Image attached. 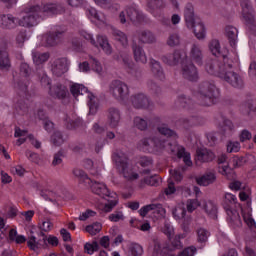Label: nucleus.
<instances>
[{
	"mask_svg": "<svg viewBox=\"0 0 256 256\" xmlns=\"http://www.w3.org/2000/svg\"><path fill=\"white\" fill-rule=\"evenodd\" d=\"M157 131L160 133V135H164V137H177V133L165 125L158 127Z\"/></svg>",
	"mask_w": 256,
	"mask_h": 256,
	"instance_id": "53",
	"label": "nucleus"
},
{
	"mask_svg": "<svg viewBox=\"0 0 256 256\" xmlns=\"http://www.w3.org/2000/svg\"><path fill=\"white\" fill-rule=\"evenodd\" d=\"M130 103L134 109H149L152 105L151 100L143 93L133 94Z\"/></svg>",
	"mask_w": 256,
	"mask_h": 256,
	"instance_id": "9",
	"label": "nucleus"
},
{
	"mask_svg": "<svg viewBox=\"0 0 256 256\" xmlns=\"http://www.w3.org/2000/svg\"><path fill=\"white\" fill-rule=\"evenodd\" d=\"M129 256H143V246L138 243H132L129 246Z\"/></svg>",
	"mask_w": 256,
	"mask_h": 256,
	"instance_id": "49",
	"label": "nucleus"
},
{
	"mask_svg": "<svg viewBox=\"0 0 256 256\" xmlns=\"http://www.w3.org/2000/svg\"><path fill=\"white\" fill-rule=\"evenodd\" d=\"M237 204V196L231 194V193H226L224 195L223 201H222V206L225 211H231L233 210V207Z\"/></svg>",
	"mask_w": 256,
	"mask_h": 256,
	"instance_id": "32",
	"label": "nucleus"
},
{
	"mask_svg": "<svg viewBox=\"0 0 256 256\" xmlns=\"http://www.w3.org/2000/svg\"><path fill=\"white\" fill-rule=\"evenodd\" d=\"M73 175L76 176L77 179H79V183L83 184L86 187H89L91 183H93V180H91V178H89L87 173H85V171H83L82 169H79V168L74 169Z\"/></svg>",
	"mask_w": 256,
	"mask_h": 256,
	"instance_id": "35",
	"label": "nucleus"
},
{
	"mask_svg": "<svg viewBox=\"0 0 256 256\" xmlns=\"http://www.w3.org/2000/svg\"><path fill=\"white\" fill-rule=\"evenodd\" d=\"M217 181V176L215 175V170L207 171L202 177L197 179L198 185L207 187Z\"/></svg>",
	"mask_w": 256,
	"mask_h": 256,
	"instance_id": "29",
	"label": "nucleus"
},
{
	"mask_svg": "<svg viewBox=\"0 0 256 256\" xmlns=\"http://www.w3.org/2000/svg\"><path fill=\"white\" fill-rule=\"evenodd\" d=\"M138 149L144 153H159L165 149V140H161L157 134L144 137L138 142Z\"/></svg>",
	"mask_w": 256,
	"mask_h": 256,
	"instance_id": "5",
	"label": "nucleus"
},
{
	"mask_svg": "<svg viewBox=\"0 0 256 256\" xmlns=\"http://www.w3.org/2000/svg\"><path fill=\"white\" fill-rule=\"evenodd\" d=\"M225 31H226V37H228L231 47H235V45H237V35H238L237 28L233 26H227Z\"/></svg>",
	"mask_w": 256,
	"mask_h": 256,
	"instance_id": "40",
	"label": "nucleus"
},
{
	"mask_svg": "<svg viewBox=\"0 0 256 256\" xmlns=\"http://www.w3.org/2000/svg\"><path fill=\"white\" fill-rule=\"evenodd\" d=\"M108 124L112 129L115 127H119V123L121 121V111L119 108L111 107L108 109L107 114Z\"/></svg>",
	"mask_w": 256,
	"mask_h": 256,
	"instance_id": "16",
	"label": "nucleus"
},
{
	"mask_svg": "<svg viewBox=\"0 0 256 256\" xmlns=\"http://www.w3.org/2000/svg\"><path fill=\"white\" fill-rule=\"evenodd\" d=\"M154 251L158 255H167V246L163 240L155 239L154 240Z\"/></svg>",
	"mask_w": 256,
	"mask_h": 256,
	"instance_id": "47",
	"label": "nucleus"
},
{
	"mask_svg": "<svg viewBox=\"0 0 256 256\" xmlns=\"http://www.w3.org/2000/svg\"><path fill=\"white\" fill-rule=\"evenodd\" d=\"M181 57V51L176 50L173 53L162 56V61L170 67H175V65H179V63H181Z\"/></svg>",
	"mask_w": 256,
	"mask_h": 256,
	"instance_id": "20",
	"label": "nucleus"
},
{
	"mask_svg": "<svg viewBox=\"0 0 256 256\" xmlns=\"http://www.w3.org/2000/svg\"><path fill=\"white\" fill-rule=\"evenodd\" d=\"M184 18L186 21L187 27H193L195 23V8L193 4L188 3L184 7Z\"/></svg>",
	"mask_w": 256,
	"mask_h": 256,
	"instance_id": "26",
	"label": "nucleus"
},
{
	"mask_svg": "<svg viewBox=\"0 0 256 256\" xmlns=\"http://www.w3.org/2000/svg\"><path fill=\"white\" fill-rule=\"evenodd\" d=\"M52 35L54 37V43L59 45L65 41V31L64 30H53Z\"/></svg>",
	"mask_w": 256,
	"mask_h": 256,
	"instance_id": "55",
	"label": "nucleus"
},
{
	"mask_svg": "<svg viewBox=\"0 0 256 256\" xmlns=\"http://www.w3.org/2000/svg\"><path fill=\"white\" fill-rule=\"evenodd\" d=\"M220 79H223L226 81V83H229V85L235 89H241V87H243V79H241L239 74L231 70V68L224 70V73L222 76H220Z\"/></svg>",
	"mask_w": 256,
	"mask_h": 256,
	"instance_id": "8",
	"label": "nucleus"
},
{
	"mask_svg": "<svg viewBox=\"0 0 256 256\" xmlns=\"http://www.w3.org/2000/svg\"><path fill=\"white\" fill-rule=\"evenodd\" d=\"M201 208L211 219H217V204L211 200H201Z\"/></svg>",
	"mask_w": 256,
	"mask_h": 256,
	"instance_id": "22",
	"label": "nucleus"
},
{
	"mask_svg": "<svg viewBox=\"0 0 256 256\" xmlns=\"http://www.w3.org/2000/svg\"><path fill=\"white\" fill-rule=\"evenodd\" d=\"M189 57L192 63H196V65L199 66L203 65L204 55L201 46H199L198 44H193L190 49Z\"/></svg>",
	"mask_w": 256,
	"mask_h": 256,
	"instance_id": "15",
	"label": "nucleus"
},
{
	"mask_svg": "<svg viewBox=\"0 0 256 256\" xmlns=\"http://www.w3.org/2000/svg\"><path fill=\"white\" fill-rule=\"evenodd\" d=\"M109 93L116 101H126L129 97V86L121 80H113L109 84Z\"/></svg>",
	"mask_w": 256,
	"mask_h": 256,
	"instance_id": "7",
	"label": "nucleus"
},
{
	"mask_svg": "<svg viewBox=\"0 0 256 256\" xmlns=\"http://www.w3.org/2000/svg\"><path fill=\"white\" fill-rule=\"evenodd\" d=\"M88 187H90L94 195H98L102 199H107L108 203L103 206L102 213H111L113 208L117 207V193L110 192L105 183L92 181Z\"/></svg>",
	"mask_w": 256,
	"mask_h": 256,
	"instance_id": "3",
	"label": "nucleus"
},
{
	"mask_svg": "<svg viewBox=\"0 0 256 256\" xmlns=\"http://www.w3.org/2000/svg\"><path fill=\"white\" fill-rule=\"evenodd\" d=\"M210 233L205 228H199L197 230L198 243H207Z\"/></svg>",
	"mask_w": 256,
	"mask_h": 256,
	"instance_id": "52",
	"label": "nucleus"
},
{
	"mask_svg": "<svg viewBox=\"0 0 256 256\" xmlns=\"http://www.w3.org/2000/svg\"><path fill=\"white\" fill-rule=\"evenodd\" d=\"M221 92L215 85V82L205 81L199 84L197 98L203 107H211L219 101Z\"/></svg>",
	"mask_w": 256,
	"mask_h": 256,
	"instance_id": "2",
	"label": "nucleus"
},
{
	"mask_svg": "<svg viewBox=\"0 0 256 256\" xmlns=\"http://www.w3.org/2000/svg\"><path fill=\"white\" fill-rule=\"evenodd\" d=\"M138 40L143 45H153V43H157V37L149 30L141 31L138 35Z\"/></svg>",
	"mask_w": 256,
	"mask_h": 256,
	"instance_id": "24",
	"label": "nucleus"
},
{
	"mask_svg": "<svg viewBox=\"0 0 256 256\" xmlns=\"http://www.w3.org/2000/svg\"><path fill=\"white\" fill-rule=\"evenodd\" d=\"M101 229H103L101 223L96 222L93 223L92 225H88L86 227V232L89 233L90 235H97V233L101 232Z\"/></svg>",
	"mask_w": 256,
	"mask_h": 256,
	"instance_id": "57",
	"label": "nucleus"
},
{
	"mask_svg": "<svg viewBox=\"0 0 256 256\" xmlns=\"http://www.w3.org/2000/svg\"><path fill=\"white\" fill-rule=\"evenodd\" d=\"M215 159V153L211 150L202 149L196 151V161L200 163H209Z\"/></svg>",
	"mask_w": 256,
	"mask_h": 256,
	"instance_id": "27",
	"label": "nucleus"
},
{
	"mask_svg": "<svg viewBox=\"0 0 256 256\" xmlns=\"http://www.w3.org/2000/svg\"><path fill=\"white\" fill-rule=\"evenodd\" d=\"M133 125L138 131H147L151 127V118L136 116L133 119Z\"/></svg>",
	"mask_w": 256,
	"mask_h": 256,
	"instance_id": "28",
	"label": "nucleus"
},
{
	"mask_svg": "<svg viewBox=\"0 0 256 256\" xmlns=\"http://www.w3.org/2000/svg\"><path fill=\"white\" fill-rule=\"evenodd\" d=\"M193 103V100L191 98L185 96L184 94L178 95L176 100L174 101V105L176 109L189 107Z\"/></svg>",
	"mask_w": 256,
	"mask_h": 256,
	"instance_id": "39",
	"label": "nucleus"
},
{
	"mask_svg": "<svg viewBox=\"0 0 256 256\" xmlns=\"http://www.w3.org/2000/svg\"><path fill=\"white\" fill-rule=\"evenodd\" d=\"M119 57L122 61L124 69H127V71H133L135 68V62H133V59H131V54L126 51H121L119 52Z\"/></svg>",
	"mask_w": 256,
	"mask_h": 256,
	"instance_id": "31",
	"label": "nucleus"
},
{
	"mask_svg": "<svg viewBox=\"0 0 256 256\" xmlns=\"http://www.w3.org/2000/svg\"><path fill=\"white\" fill-rule=\"evenodd\" d=\"M20 75L22 77H29L31 75V67H29V64L25 62L20 64Z\"/></svg>",
	"mask_w": 256,
	"mask_h": 256,
	"instance_id": "64",
	"label": "nucleus"
},
{
	"mask_svg": "<svg viewBox=\"0 0 256 256\" xmlns=\"http://www.w3.org/2000/svg\"><path fill=\"white\" fill-rule=\"evenodd\" d=\"M219 173L227 177V179H235V171H233L227 164L219 167Z\"/></svg>",
	"mask_w": 256,
	"mask_h": 256,
	"instance_id": "50",
	"label": "nucleus"
},
{
	"mask_svg": "<svg viewBox=\"0 0 256 256\" xmlns=\"http://www.w3.org/2000/svg\"><path fill=\"white\" fill-rule=\"evenodd\" d=\"M36 76L38 77L42 87H47L50 89L51 86V78L47 75V72H45V69L43 67L36 68Z\"/></svg>",
	"mask_w": 256,
	"mask_h": 256,
	"instance_id": "34",
	"label": "nucleus"
},
{
	"mask_svg": "<svg viewBox=\"0 0 256 256\" xmlns=\"http://www.w3.org/2000/svg\"><path fill=\"white\" fill-rule=\"evenodd\" d=\"M180 43L181 38L178 34H172L168 37L167 45H169V47H177V45H179Z\"/></svg>",
	"mask_w": 256,
	"mask_h": 256,
	"instance_id": "63",
	"label": "nucleus"
},
{
	"mask_svg": "<svg viewBox=\"0 0 256 256\" xmlns=\"http://www.w3.org/2000/svg\"><path fill=\"white\" fill-rule=\"evenodd\" d=\"M219 130L222 135H231L235 131V125L227 118H222V122L219 124Z\"/></svg>",
	"mask_w": 256,
	"mask_h": 256,
	"instance_id": "33",
	"label": "nucleus"
},
{
	"mask_svg": "<svg viewBox=\"0 0 256 256\" xmlns=\"http://www.w3.org/2000/svg\"><path fill=\"white\" fill-rule=\"evenodd\" d=\"M226 214L228 223H230L231 227H234V229L243 225V222L241 221V216L239 215V212H237V210H227Z\"/></svg>",
	"mask_w": 256,
	"mask_h": 256,
	"instance_id": "25",
	"label": "nucleus"
},
{
	"mask_svg": "<svg viewBox=\"0 0 256 256\" xmlns=\"http://www.w3.org/2000/svg\"><path fill=\"white\" fill-rule=\"evenodd\" d=\"M197 207H201V201L198 199H189L186 202V208L189 213H193Z\"/></svg>",
	"mask_w": 256,
	"mask_h": 256,
	"instance_id": "58",
	"label": "nucleus"
},
{
	"mask_svg": "<svg viewBox=\"0 0 256 256\" xmlns=\"http://www.w3.org/2000/svg\"><path fill=\"white\" fill-rule=\"evenodd\" d=\"M120 171L126 181H137V179H139V174L134 172L132 169H129L128 166L126 168H122Z\"/></svg>",
	"mask_w": 256,
	"mask_h": 256,
	"instance_id": "44",
	"label": "nucleus"
},
{
	"mask_svg": "<svg viewBox=\"0 0 256 256\" xmlns=\"http://www.w3.org/2000/svg\"><path fill=\"white\" fill-rule=\"evenodd\" d=\"M59 15L65 13V7L61 4H46L42 8L39 5L26 9V15L18 20L20 27H36L41 21L43 14Z\"/></svg>",
	"mask_w": 256,
	"mask_h": 256,
	"instance_id": "1",
	"label": "nucleus"
},
{
	"mask_svg": "<svg viewBox=\"0 0 256 256\" xmlns=\"http://www.w3.org/2000/svg\"><path fill=\"white\" fill-rule=\"evenodd\" d=\"M112 161L115 162L117 169L121 171V169H126L128 167L129 158L125 152L118 150L112 155Z\"/></svg>",
	"mask_w": 256,
	"mask_h": 256,
	"instance_id": "17",
	"label": "nucleus"
},
{
	"mask_svg": "<svg viewBox=\"0 0 256 256\" xmlns=\"http://www.w3.org/2000/svg\"><path fill=\"white\" fill-rule=\"evenodd\" d=\"M96 45L97 46L95 47H101L106 55H111L113 53V47H111V44H109L107 36L98 35Z\"/></svg>",
	"mask_w": 256,
	"mask_h": 256,
	"instance_id": "30",
	"label": "nucleus"
},
{
	"mask_svg": "<svg viewBox=\"0 0 256 256\" xmlns=\"http://www.w3.org/2000/svg\"><path fill=\"white\" fill-rule=\"evenodd\" d=\"M209 49L215 57H223L221 55V44L219 43V40L214 39L209 43Z\"/></svg>",
	"mask_w": 256,
	"mask_h": 256,
	"instance_id": "45",
	"label": "nucleus"
},
{
	"mask_svg": "<svg viewBox=\"0 0 256 256\" xmlns=\"http://www.w3.org/2000/svg\"><path fill=\"white\" fill-rule=\"evenodd\" d=\"M177 157L178 159H183V162L187 167H191L193 162L191 161V154L185 151V147L180 146L177 149Z\"/></svg>",
	"mask_w": 256,
	"mask_h": 256,
	"instance_id": "38",
	"label": "nucleus"
},
{
	"mask_svg": "<svg viewBox=\"0 0 256 256\" xmlns=\"http://www.w3.org/2000/svg\"><path fill=\"white\" fill-rule=\"evenodd\" d=\"M51 71L55 77H62L67 71H69V64L67 58H58L51 64Z\"/></svg>",
	"mask_w": 256,
	"mask_h": 256,
	"instance_id": "11",
	"label": "nucleus"
},
{
	"mask_svg": "<svg viewBox=\"0 0 256 256\" xmlns=\"http://www.w3.org/2000/svg\"><path fill=\"white\" fill-rule=\"evenodd\" d=\"M41 45L43 47H56L57 46L55 44V38L53 36V32L52 31L42 35Z\"/></svg>",
	"mask_w": 256,
	"mask_h": 256,
	"instance_id": "42",
	"label": "nucleus"
},
{
	"mask_svg": "<svg viewBox=\"0 0 256 256\" xmlns=\"http://www.w3.org/2000/svg\"><path fill=\"white\" fill-rule=\"evenodd\" d=\"M242 111H244L248 115L251 113V111L255 112L256 111V100L253 98L246 100L242 104Z\"/></svg>",
	"mask_w": 256,
	"mask_h": 256,
	"instance_id": "46",
	"label": "nucleus"
},
{
	"mask_svg": "<svg viewBox=\"0 0 256 256\" xmlns=\"http://www.w3.org/2000/svg\"><path fill=\"white\" fill-rule=\"evenodd\" d=\"M184 125H188V127H195V125H204L205 119L202 117H191L190 119H183Z\"/></svg>",
	"mask_w": 256,
	"mask_h": 256,
	"instance_id": "48",
	"label": "nucleus"
},
{
	"mask_svg": "<svg viewBox=\"0 0 256 256\" xmlns=\"http://www.w3.org/2000/svg\"><path fill=\"white\" fill-rule=\"evenodd\" d=\"M127 19L130 21H141L143 19V15L139 13V10L135 7H128L126 9Z\"/></svg>",
	"mask_w": 256,
	"mask_h": 256,
	"instance_id": "43",
	"label": "nucleus"
},
{
	"mask_svg": "<svg viewBox=\"0 0 256 256\" xmlns=\"http://www.w3.org/2000/svg\"><path fill=\"white\" fill-rule=\"evenodd\" d=\"M84 249L88 255H93L95 251L99 249V243L94 241L93 243H86Z\"/></svg>",
	"mask_w": 256,
	"mask_h": 256,
	"instance_id": "61",
	"label": "nucleus"
},
{
	"mask_svg": "<svg viewBox=\"0 0 256 256\" xmlns=\"http://www.w3.org/2000/svg\"><path fill=\"white\" fill-rule=\"evenodd\" d=\"M51 143L55 145L56 147H60V145H63L65 143V140L63 139V134L59 131H56L51 136Z\"/></svg>",
	"mask_w": 256,
	"mask_h": 256,
	"instance_id": "54",
	"label": "nucleus"
},
{
	"mask_svg": "<svg viewBox=\"0 0 256 256\" xmlns=\"http://www.w3.org/2000/svg\"><path fill=\"white\" fill-rule=\"evenodd\" d=\"M42 240H37V237L30 236L28 237L27 245L31 251H37V249H40V247H45L47 245V236L45 233H40Z\"/></svg>",
	"mask_w": 256,
	"mask_h": 256,
	"instance_id": "19",
	"label": "nucleus"
},
{
	"mask_svg": "<svg viewBox=\"0 0 256 256\" xmlns=\"http://www.w3.org/2000/svg\"><path fill=\"white\" fill-rule=\"evenodd\" d=\"M142 181L146 185H150L151 187H157V185H159V176H157V175L148 176V177L144 178Z\"/></svg>",
	"mask_w": 256,
	"mask_h": 256,
	"instance_id": "62",
	"label": "nucleus"
},
{
	"mask_svg": "<svg viewBox=\"0 0 256 256\" xmlns=\"http://www.w3.org/2000/svg\"><path fill=\"white\" fill-rule=\"evenodd\" d=\"M132 53L134 57V61L136 63H141L142 65H146L147 63V53H145V49L137 42L132 43Z\"/></svg>",
	"mask_w": 256,
	"mask_h": 256,
	"instance_id": "12",
	"label": "nucleus"
},
{
	"mask_svg": "<svg viewBox=\"0 0 256 256\" xmlns=\"http://www.w3.org/2000/svg\"><path fill=\"white\" fill-rule=\"evenodd\" d=\"M186 213H187V210H185V208L181 206H177L172 210V215L176 220L184 219Z\"/></svg>",
	"mask_w": 256,
	"mask_h": 256,
	"instance_id": "56",
	"label": "nucleus"
},
{
	"mask_svg": "<svg viewBox=\"0 0 256 256\" xmlns=\"http://www.w3.org/2000/svg\"><path fill=\"white\" fill-rule=\"evenodd\" d=\"M188 28L193 29L194 35L198 39H205V25L203 22H194V26Z\"/></svg>",
	"mask_w": 256,
	"mask_h": 256,
	"instance_id": "41",
	"label": "nucleus"
},
{
	"mask_svg": "<svg viewBox=\"0 0 256 256\" xmlns=\"http://www.w3.org/2000/svg\"><path fill=\"white\" fill-rule=\"evenodd\" d=\"M0 69L2 71H9L11 69V59L9 58L7 44L0 46Z\"/></svg>",
	"mask_w": 256,
	"mask_h": 256,
	"instance_id": "14",
	"label": "nucleus"
},
{
	"mask_svg": "<svg viewBox=\"0 0 256 256\" xmlns=\"http://www.w3.org/2000/svg\"><path fill=\"white\" fill-rule=\"evenodd\" d=\"M232 67L233 65L229 64L226 55H222L219 58H208L204 63V69L208 75L220 78L227 69H232Z\"/></svg>",
	"mask_w": 256,
	"mask_h": 256,
	"instance_id": "4",
	"label": "nucleus"
},
{
	"mask_svg": "<svg viewBox=\"0 0 256 256\" xmlns=\"http://www.w3.org/2000/svg\"><path fill=\"white\" fill-rule=\"evenodd\" d=\"M49 95L56 99H65L69 95V90L63 84H56L49 89Z\"/></svg>",
	"mask_w": 256,
	"mask_h": 256,
	"instance_id": "18",
	"label": "nucleus"
},
{
	"mask_svg": "<svg viewBox=\"0 0 256 256\" xmlns=\"http://www.w3.org/2000/svg\"><path fill=\"white\" fill-rule=\"evenodd\" d=\"M51 57V54H49V52H37V51H33L32 52V60L34 65H36V67H38V69H40L41 65L47 63L49 61V58Z\"/></svg>",
	"mask_w": 256,
	"mask_h": 256,
	"instance_id": "23",
	"label": "nucleus"
},
{
	"mask_svg": "<svg viewBox=\"0 0 256 256\" xmlns=\"http://www.w3.org/2000/svg\"><path fill=\"white\" fill-rule=\"evenodd\" d=\"M242 15L247 25H253L255 23V10L242 12Z\"/></svg>",
	"mask_w": 256,
	"mask_h": 256,
	"instance_id": "60",
	"label": "nucleus"
},
{
	"mask_svg": "<svg viewBox=\"0 0 256 256\" xmlns=\"http://www.w3.org/2000/svg\"><path fill=\"white\" fill-rule=\"evenodd\" d=\"M87 16L89 19H92L94 21H99L100 23H105L107 21V17L104 13L97 11L95 8H90L86 11Z\"/></svg>",
	"mask_w": 256,
	"mask_h": 256,
	"instance_id": "36",
	"label": "nucleus"
},
{
	"mask_svg": "<svg viewBox=\"0 0 256 256\" xmlns=\"http://www.w3.org/2000/svg\"><path fill=\"white\" fill-rule=\"evenodd\" d=\"M43 115H45V112H43V110L38 111V117L39 119L44 120L43 125H44V129L48 132L51 133V131H53L55 124H53V122H51V120H46Z\"/></svg>",
	"mask_w": 256,
	"mask_h": 256,
	"instance_id": "51",
	"label": "nucleus"
},
{
	"mask_svg": "<svg viewBox=\"0 0 256 256\" xmlns=\"http://www.w3.org/2000/svg\"><path fill=\"white\" fill-rule=\"evenodd\" d=\"M181 74L187 81H199V72L193 62L182 64Z\"/></svg>",
	"mask_w": 256,
	"mask_h": 256,
	"instance_id": "10",
	"label": "nucleus"
},
{
	"mask_svg": "<svg viewBox=\"0 0 256 256\" xmlns=\"http://www.w3.org/2000/svg\"><path fill=\"white\" fill-rule=\"evenodd\" d=\"M19 25V19L11 14L0 15V27L2 29H15Z\"/></svg>",
	"mask_w": 256,
	"mask_h": 256,
	"instance_id": "13",
	"label": "nucleus"
},
{
	"mask_svg": "<svg viewBox=\"0 0 256 256\" xmlns=\"http://www.w3.org/2000/svg\"><path fill=\"white\" fill-rule=\"evenodd\" d=\"M70 92L72 93L73 97H75V99H77V97H79L80 95H86L87 99H89L88 105L90 113L92 115H95L97 113L99 104L95 101L94 95L89 92V89H87V87H85L83 84H73L70 87Z\"/></svg>",
	"mask_w": 256,
	"mask_h": 256,
	"instance_id": "6",
	"label": "nucleus"
},
{
	"mask_svg": "<svg viewBox=\"0 0 256 256\" xmlns=\"http://www.w3.org/2000/svg\"><path fill=\"white\" fill-rule=\"evenodd\" d=\"M150 69L156 79H159V81H165V71L159 61L150 59Z\"/></svg>",
	"mask_w": 256,
	"mask_h": 256,
	"instance_id": "21",
	"label": "nucleus"
},
{
	"mask_svg": "<svg viewBox=\"0 0 256 256\" xmlns=\"http://www.w3.org/2000/svg\"><path fill=\"white\" fill-rule=\"evenodd\" d=\"M112 35L115 41H118V43L121 44L122 47H127V45H129V39L127 38V34L125 32L114 29L112 31Z\"/></svg>",
	"mask_w": 256,
	"mask_h": 256,
	"instance_id": "37",
	"label": "nucleus"
},
{
	"mask_svg": "<svg viewBox=\"0 0 256 256\" xmlns=\"http://www.w3.org/2000/svg\"><path fill=\"white\" fill-rule=\"evenodd\" d=\"M89 61L91 63L92 69H93V71H95V73H98L99 75H100V73H103V66H101V63L98 62L95 57L90 56Z\"/></svg>",
	"mask_w": 256,
	"mask_h": 256,
	"instance_id": "59",
	"label": "nucleus"
}]
</instances>
